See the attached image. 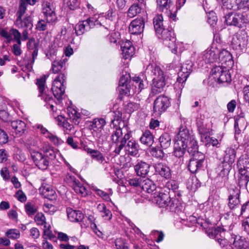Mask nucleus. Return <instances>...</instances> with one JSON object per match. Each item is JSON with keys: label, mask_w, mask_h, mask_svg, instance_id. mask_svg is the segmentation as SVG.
I'll use <instances>...</instances> for the list:
<instances>
[{"label": "nucleus", "mask_w": 249, "mask_h": 249, "mask_svg": "<svg viewBox=\"0 0 249 249\" xmlns=\"http://www.w3.org/2000/svg\"><path fill=\"white\" fill-rule=\"evenodd\" d=\"M145 72L152 77L151 93L156 95L161 92L165 86V75L160 68L155 64H150L147 66Z\"/></svg>", "instance_id": "f257e3e1"}, {"label": "nucleus", "mask_w": 249, "mask_h": 249, "mask_svg": "<svg viewBox=\"0 0 249 249\" xmlns=\"http://www.w3.org/2000/svg\"><path fill=\"white\" fill-rule=\"evenodd\" d=\"M130 138V134L127 132L123 135L122 129L121 126H118L113 130L111 136V141L112 143L116 145L115 148L113 152L116 155L120 154L121 150L125 145L126 142Z\"/></svg>", "instance_id": "f03ea898"}, {"label": "nucleus", "mask_w": 249, "mask_h": 249, "mask_svg": "<svg viewBox=\"0 0 249 249\" xmlns=\"http://www.w3.org/2000/svg\"><path fill=\"white\" fill-rule=\"evenodd\" d=\"M226 154L224 157V160L220 167L221 171L219 173V177L227 179L232 164L234 162L235 157V151L233 148H227L225 151Z\"/></svg>", "instance_id": "7ed1b4c3"}, {"label": "nucleus", "mask_w": 249, "mask_h": 249, "mask_svg": "<svg viewBox=\"0 0 249 249\" xmlns=\"http://www.w3.org/2000/svg\"><path fill=\"white\" fill-rule=\"evenodd\" d=\"M211 73L219 83H229L231 81V73L224 66H215L212 69Z\"/></svg>", "instance_id": "20e7f679"}, {"label": "nucleus", "mask_w": 249, "mask_h": 249, "mask_svg": "<svg viewBox=\"0 0 249 249\" xmlns=\"http://www.w3.org/2000/svg\"><path fill=\"white\" fill-rule=\"evenodd\" d=\"M157 36L159 38L162 40L163 44L171 49V51L174 53H177V48L176 47V38L174 32L168 29H163Z\"/></svg>", "instance_id": "39448f33"}, {"label": "nucleus", "mask_w": 249, "mask_h": 249, "mask_svg": "<svg viewBox=\"0 0 249 249\" xmlns=\"http://www.w3.org/2000/svg\"><path fill=\"white\" fill-rule=\"evenodd\" d=\"M205 161V156L200 152H196L193 154L188 165V169L192 173H196L201 169Z\"/></svg>", "instance_id": "423d86ee"}, {"label": "nucleus", "mask_w": 249, "mask_h": 249, "mask_svg": "<svg viewBox=\"0 0 249 249\" xmlns=\"http://www.w3.org/2000/svg\"><path fill=\"white\" fill-rule=\"evenodd\" d=\"M104 17L99 15H95L94 17L89 18L86 20L79 22V32L82 34L85 31L89 30L96 25H101V21Z\"/></svg>", "instance_id": "0eeeda50"}, {"label": "nucleus", "mask_w": 249, "mask_h": 249, "mask_svg": "<svg viewBox=\"0 0 249 249\" xmlns=\"http://www.w3.org/2000/svg\"><path fill=\"white\" fill-rule=\"evenodd\" d=\"M170 105L171 102L168 97L164 95L159 96L154 101L153 111L155 113L160 115L165 112Z\"/></svg>", "instance_id": "6e6552de"}, {"label": "nucleus", "mask_w": 249, "mask_h": 249, "mask_svg": "<svg viewBox=\"0 0 249 249\" xmlns=\"http://www.w3.org/2000/svg\"><path fill=\"white\" fill-rule=\"evenodd\" d=\"M193 64L191 61H187L184 63L178 73V77L177 82L179 85V88L182 89L184 87L183 83L186 81L187 78L192 71Z\"/></svg>", "instance_id": "1a4fd4ad"}, {"label": "nucleus", "mask_w": 249, "mask_h": 249, "mask_svg": "<svg viewBox=\"0 0 249 249\" xmlns=\"http://www.w3.org/2000/svg\"><path fill=\"white\" fill-rule=\"evenodd\" d=\"M31 157L34 164L38 169L45 170L48 168L49 161L42 153L34 151L31 153Z\"/></svg>", "instance_id": "9d476101"}, {"label": "nucleus", "mask_w": 249, "mask_h": 249, "mask_svg": "<svg viewBox=\"0 0 249 249\" xmlns=\"http://www.w3.org/2000/svg\"><path fill=\"white\" fill-rule=\"evenodd\" d=\"M196 124L197 131L200 136L201 139L204 138L207 139L209 137L210 128L209 124L206 123L205 117L204 115L200 114L196 120Z\"/></svg>", "instance_id": "9b49d317"}, {"label": "nucleus", "mask_w": 249, "mask_h": 249, "mask_svg": "<svg viewBox=\"0 0 249 249\" xmlns=\"http://www.w3.org/2000/svg\"><path fill=\"white\" fill-rule=\"evenodd\" d=\"M105 124L106 121L104 119H95L90 123L88 127L91 131L92 135L99 138L102 136V132Z\"/></svg>", "instance_id": "f8f14e48"}, {"label": "nucleus", "mask_w": 249, "mask_h": 249, "mask_svg": "<svg viewBox=\"0 0 249 249\" xmlns=\"http://www.w3.org/2000/svg\"><path fill=\"white\" fill-rule=\"evenodd\" d=\"M80 147H79L81 149H83L84 151H86L88 154L90 155L91 157L93 159L96 160L98 162L100 163H104V162H106L105 161V159L103 156V154L99 151L96 150L92 149L89 147H88L87 143V142L86 141H82L81 140H80Z\"/></svg>", "instance_id": "ddd939ff"}, {"label": "nucleus", "mask_w": 249, "mask_h": 249, "mask_svg": "<svg viewBox=\"0 0 249 249\" xmlns=\"http://www.w3.org/2000/svg\"><path fill=\"white\" fill-rule=\"evenodd\" d=\"M144 28V19L143 18L140 17L131 22L129 26V31L131 34L139 35L143 32Z\"/></svg>", "instance_id": "4468645a"}, {"label": "nucleus", "mask_w": 249, "mask_h": 249, "mask_svg": "<svg viewBox=\"0 0 249 249\" xmlns=\"http://www.w3.org/2000/svg\"><path fill=\"white\" fill-rule=\"evenodd\" d=\"M194 136L190 135L189 129L185 126H181L179 132L175 138L176 142L177 144L186 145V142L189 141L190 137Z\"/></svg>", "instance_id": "2eb2a0df"}, {"label": "nucleus", "mask_w": 249, "mask_h": 249, "mask_svg": "<svg viewBox=\"0 0 249 249\" xmlns=\"http://www.w3.org/2000/svg\"><path fill=\"white\" fill-rule=\"evenodd\" d=\"M154 201L160 207L165 208L167 204L170 200L171 197L169 192H156L153 194Z\"/></svg>", "instance_id": "dca6fc26"}, {"label": "nucleus", "mask_w": 249, "mask_h": 249, "mask_svg": "<svg viewBox=\"0 0 249 249\" xmlns=\"http://www.w3.org/2000/svg\"><path fill=\"white\" fill-rule=\"evenodd\" d=\"M248 42L247 36L245 35H237L232 37L231 46L233 49L242 50L246 46Z\"/></svg>", "instance_id": "f3484780"}, {"label": "nucleus", "mask_w": 249, "mask_h": 249, "mask_svg": "<svg viewBox=\"0 0 249 249\" xmlns=\"http://www.w3.org/2000/svg\"><path fill=\"white\" fill-rule=\"evenodd\" d=\"M39 191L44 198L49 200L55 199L56 196L55 191L50 185L45 182L42 183L41 187L39 188Z\"/></svg>", "instance_id": "a211bd4d"}, {"label": "nucleus", "mask_w": 249, "mask_h": 249, "mask_svg": "<svg viewBox=\"0 0 249 249\" xmlns=\"http://www.w3.org/2000/svg\"><path fill=\"white\" fill-rule=\"evenodd\" d=\"M155 172L165 179H169L172 176L170 168L162 162H159L154 165Z\"/></svg>", "instance_id": "6ab92c4d"}, {"label": "nucleus", "mask_w": 249, "mask_h": 249, "mask_svg": "<svg viewBox=\"0 0 249 249\" xmlns=\"http://www.w3.org/2000/svg\"><path fill=\"white\" fill-rule=\"evenodd\" d=\"M240 194V190L236 187L230 191V195L228 198V206L231 209H234L236 206L239 204Z\"/></svg>", "instance_id": "aec40b11"}, {"label": "nucleus", "mask_w": 249, "mask_h": 249, "mask_svg": "<svg viewBox=\"0 0 249 249\" xmlns=\"http://www.w3.org/2000/svg\"><path fill=\"white\" fill-rule=\"evenodd\" d=\"M42 12L47 22H53L55 20V14L54 10L51 7V4L48 1L43 3Z\"/></svg>", "instance_id": "412c9836"}, {"label": "nucleus", "mask_w": 249, "mask_h": 249, "mask_svg": "<svg viewBox=\"0 0 249 249\" xmlns=\"http://www.w3.org/2000/svg\"><path fill=\"white\" fill-rule=\"evenodd\" d=\"M165 208L170 212L179 213L182 211L183 207L178 198L172 197L170 198Z\"/></svg>", "instance_id": "4be33fe9"}, {"label": "nucleus", "mask_w": 249, "mask_h": 249, "mask_svg": "<svg viewBox=\"0 0 249 249\" xmlns=\"http://www.w3.org/2000/svg\"><path fill=\"white\" fill-rule=\"evenodd\" d=\"M138 1V3H134L128 9V15L130 18L135 17L145 8L146 2L144 0Z\"/></svg>", "instance_id": "5701e85b"}, {"label": "nucleus", "mask_w": 249, "mask_h": 249, "mask_svg": "<svg viewBox=\"0 0 249 249\" xmlns=\"http://www.w3.org/2000/svg\"><path fill=\"white\" fill-rule=\"evenodd\" d=\"M122 57L124 59H130L134 53V47L129 41L124 43L121 46Z\"/></svg>", "instance_id": "b1692460"}, {"label": "nucleus", "mask_w": 249, "mask_h": 249, "mask_svg": "<svg viewBox=\"0 0 249 249\" xmlns=\"http://www.w3.org/2000/svg\"><path fill=\"white\" fill-rule=\"evenodd\" d=\"M150 165L146 162L140 161L134 167L137 175L142 177H145L149 173Z\"/></svg>", "instance_id": "393cba45"}, {"label": "nucleus", "mask_w": 249, "mask_h": 249, "mask_svg": "<svg viewBox=\"0 0 249 249\" xmlns=\"http://www.w3.org/2000/svg\"><path fill=\"white\" fill-rule=\"evenodd\" d=\"M77 173H68L64 178L66 183L71 187L75 192L78 193V180Z\"/></svg>", "instance_id": "a878e982"}, {"label": "nucleus", "mask_w": 249, "mask_h": 249, "mask_svg": "<svg viewBox=\"0 0 249 249\" xmlns=\"http://www.w3.org/2000/svg\"><path fill=\"white\" fill-rule=\"evenodd\" d=\"M11 126L18 136H21L26 129V124L21 120H15L11 122Z\"/></svg>", "instance_id": "bb28decb"}, {"label": "nucleus", "mask_w": 249, "mask_h": 249, "mask_svg": "<svg viewBox=\"0 0 249 249\" xmlns=\"http://www.w3.org/2000/svg\"><path fill=\"white\" fill-rule=\"evenodd\" d=\"M249 242L243 237L236 236L232 244L233 249H248Z\"/></svg>", "instance_id": "cd10ccee"}, {"label": "nucleus", "mask_w": 249, "mask_h": 249, "mask_svg": "<svg viewBox=\"0 0 249 249\" xmlns=\"http://www.w3.org/2000/svg\"><path fill=\"white\" fill-rule=\"evenodd\" d=\"M218 58L222 64H225L228 66L233 64L232 55L229 52L226 50H223L219 53Z\"/></svg>", "instance_id": "c85d7f7f"}, {"label": "nucleus", "mask_w": 249, "mask_h": 249, "mask_svg": "<svg viewBox=\"0 0 249 249\" xmlns=\"http://www.w3.org/2000/svg\"><path fill=\"white\" fill-rule=\"evenodd\" d=\"M67 109L70 121L75 125L78 124V111L77 107L71 104L70 106L67 107Z\"/></svg>", "instance_id": "c756f323"}, {"label": "nucleus", "mask_w": 249, "mask_h": 249, "mask_svg": "<svg viewBox=\"0 0 249 249\" xmlns=\"http://www.w3.org/2000/svg\"><path fill=\"white\" fill-rule=\"evenodd\" d=\"M56 121L57 122V124L63 128L64 130H69L71 131L74 126L72 124H71L68 122V119L65 116L62 115H57V117H54Z\"/></svg>", "instance_id": "7c9ffc66"}, {"label": "nucleus", "mask_w": 249, "mask_h": 249, "mask_svg": "<svg viewBox=\"0 0 249 249\" xmlns=\"http://www.w3.org/2000/svg\"><path fill=\"white\" fill-rule=\"evenodd\" d=\"M141 188L142 190L148 193H153L156 191V185L154 182L149 178H146L142 180L141 183Z\"/></svg>", "instance_id": "2f4dec72"}, {"label": "nucleus", "mask_w": 249, "mask_h": 249, "mask_svg": "<svg viewBox=\"0 0 249 249\" xmlns=\"http://www.w3.org/2000/svg\"><path fill=\"white\" fill-rule=\"evenodd\" d=\"M237 27L241 28L246 27L249 23V13L243 12L242 14L236 13Z\"/></svg>", "instance_id": "473e14b6"}, {"label": "nucleus", "mask_w": 249, "mask_h": 249, "mask_svg": "<svg viewBox=\"0 0 249 249\" xmlns=\"http://www.w3.org/2000/svg\"><path fill=\"white\" fill-rule=\"evenodd\" d=\"M226 230L223 228L217 227V228H212L207 231L208 235L212 238L219 237H223V235L225 234Z\"/></svg>", "instance_id": "72a5a7b5"}, {"label": "nucleus", "mask_w": 249, "mask_h": 249, "mask_svg": "<svg viewBox=\"0 0 249 249\" xmlns=\"http://www.w3.org/2000/svg\"><path fill=\"white\" fill-rule=\"evenodd\" d=\"M125 149L129 155L135 156L139 153V145L135 140H131L128 142Z\"/></svg>", "instance_id": "f704fd0d"}, {"label": "nucleus", "mask_w": 249, "mask_h": 249, "mask_svg": "<svg viewBox=\"0 0 249 249\" xmlns=\"http://www.w3.org/2000/svg\"><path fill=\"white\" fill-rule=\"evenodd\" d=\"M157 8L160 12H164L169 10L170 12L172 10L173 3L171 0H156Z\"/></svg>", "instance_id": "c9c22d12"}, {"label": "nucleus", "mask_w": 249, "mask_h": 249, "mask_svg": "<svg viewBox=\"0 0 249 249\" xmlns=\"http://www.w3.org/2000/svg\"><path fill=\"white\" fill-rule=\"evenodd\" d=\"M141 142L147 146H151L154 142V137L149 130H145L141 137Z\"/></svg>", "instance_id": "e433bc0d"}, {"label": "nucleus", "mask_w": 249, "mask_h": 249, "mask_svg": "<svg viewBox=\"0 0 249 249\" xmlns=\"http://www.w3.org/2000/svg\"><path fill=\"white\" fill-rule=\"evenodd\" d=\"M186 149L187 148L188 152L193 155L196 152H199L198 150V144L196 140L195 139L194 136L190 137L189 141L186 142Z\"/></svg>", "instance_id": "4c0bfd02"}, {"label": "nucleus", "mask_w": 249, "mask_h": 249, "mask_svg": "<svg viewBox=\"0 0 249 249\" xmlns=\"http://www.w3.org/2000/svg\"><path fill=\"white\" fill-rule=\"evenodd\" d=\"M153 24L157 35L165 29L163 27V17L161 15H157L154 18Z\"/></svg>", "instance_id": "58836bf2"}, {"label": "nucleus", "mask_w": 249, "mask_h": 249, "mask_svg": "<svg viewBox=\"0 0 249 249\" xmlns=\"http://www.w3.org/2000/svg\"><path fill=\"white\" fill-rule=\"evenodd\" d=\"M129 80V74L126 73L121 77L119 83V90L120 92L122 91L125 94L127 93V91L126 90L127 89V83Z\"/></svg>", "instance_id": "ea45409f"}, {"label": "nucleus", "mask_w": 249, "mask_h": 249, "mask_svg": "<svg viewBox=\"0 0 249 249\" xmlns=\"http://www.w3.org/2000/svg\"><path fill=\"white\" fill-rule=\"evenodd\" d=\"M66 76L63 72H61L54 80L52 87L65 88L66 83Z\"/></svg>", "instance_id": "a19ab883"}, {"label": "nucleus", "mask_w": 249, "mask_h": 249, "mask_svg": "<svg viewBox=\"0 0 249 249\" xmlns=\"http://www.w3.org/2000/svg\"><path fill=\"white\" fill-rule=\"evenodd\" d=\"M159 140L160 146L162 149H167L171 144V138L168 133L162 134L159 138Z\"/></svg>", "instance_id": "79ce46f5"}, {"label": "nucleus", "mask_w": 249, "mask_h": 249, "mask_svg": "<svg viewBox=\"0 0 249 249\" xmlns=\"http://www.w3.org/2000/svg\"><path fill=\"white\" fill-rule=\"evenodd\" d=\"M66 59L55 60L52 62V70L54 73H58L65 67Z\"/></svg>", "instance_id": "37998d69"}, {"label": "nucleus", "mask_w": 249, "mask_h": 249, "mask_svg": "<svg viewBox=\"0 0 249 249\" xmlns=\"http://www.w3.org/2000/svg\"><path fill=\"white\" fill-rule=\"evenodd\" d=\"M217 58V54L212 50H206L203 55V59L207 63H213L216 60Z\"/></svg>", "instance_id": "c03bdc74"}, {"label": "nucleus", "mask_w": 249, "mask_h": 249, "mask_svg": "<svg viewBox=\"0 0 249 249\" xmlns=\"http://www.w3.org/2000/svg\"><path fill=\"white\" fill-rule=\"evenodd\" d=\"M159 146L152 147L150 148V152L151 155L160 160L162 159L165 156V153L163 151V149Z\"/></svg>", "instance_id": "a18cd8bd"}, {"label": "nucleus", "mask_w": 249, "mask_h": 249, "mask_svg": "<svg viewBox=\"0 0 249 249\" xmlns=\"http://www.w3.org/2000/svg\"><path fill=\"white\" fill-rule=\"evenodd\" d=\"M29 45L28 48L30 49H33L34 50H33V52H32V60L31 61V64H28L27 65L28 69H29V68H32V65L34 64V63L35 62V60L36 58V57L37 56V53H38V48H37V47L36 43L35 42V41H30L29 42Z\"/></svg>", "instance_id": "49530a36"}, {"label": "nucleus", "mask_w": 249, "mask_h": 249, "mask_svg": "<svg viewBox=\"0 0 249 249\" xmlns=\"http://www.w3.org/2000/svg\"><path fill=\"white\" fill-rule=\"evenodd\" d=\"M122 114L120 111H116L113 112V119L111 120V123L114 126L118 127L121 126V123H123V126L125 125V122L122 119Z\"/></svg>", "instance_id": "de8ad7c7"}, {"label": "nucleus", "mask_w": 249, "mask_h": 249, "mask_svg": "<svg viewBox=\"0 0 249 249\" xmlns=\"http://www.w3.org/2000/svg\"><path fill=\"white\" fill-rule=\"evenodd\" d=\"M48 76L43 75L40 78L37 79L36 84L37 86L39 92L38 96L43 95V92L45 89V84L47 78Z\"/></svg>", "instance_id": "09e8293b"}, {"label": "nucleus", "mask_w": 249, "mask_h": 249, "mask_svg": "<svg viewBox=\"0 0 249 249\" xmlns=\"http://www.w3.org/2000/svg\"><path fill=\"white\" fill-rule=\"evenodd\" d=\"M39 97H42V98L44 100L45 102H46L47 105L46 107L48 108L51 109L53 113L54 112V107L53 105V99L51 95L47 94L46 92L45 93L43 92V95L41 96H39Z\"/></svg>", "instance_id": "8fccbe9b"}, {"label": "nucleus", "mask_w": 249, "mask_h": 249, "mask_svg": "<svg viewBox=\"0 0 249 249\" xmlns=\"http://www.w3.org/2000/svg\"><path fill=\"white\" fill-rule=\"evenodd\" d=\"M51 89L54 96L57 99L58 101H60L63 99L65 92V88H59L58 87L56 88L55 87H52Z\"/></svg>", "instance_id": "3c124183"}, {"label": "nucleus", "mask_w": 249, "mask_h": 249, "mask_svg": "<svg viewBox=\"0 0 249 249\" xmlns=\"http://www.w3.org/2000/svg\"><path fill=\"white\" fill-rule=\"evenodd\" d=\"M186 146L187 145L182 144V145H181L177 144V142H175L174 152V155L178 158L182 157L186 152Z\"/></svg>", "instance_id": "603ef678"}, {"label": "nucleus", "mask_w": 249, "mask_h": 249, "mask_svg": "<svg viewBox=\"0 0 249 249\" xmlns=\"http://www.w3.org/2000/svg\"><path fill=\"white\" fill-rule=\"evenodd\" d=\"M18 22L20 24V27L25 28V29L31 30L33 27L32 19L30 17L25 18L23 20L21 18Z\"/></svg>", "instance_id": "864d4df0"}, {"label": "nucleus", "mask_w": 249, "mask_h": 249, "mask_svg": "<svg viewBox=\"0 0 249 249\" xmlns=\"http://www.w3.org/2000/svg\"><path fill=\"white\" fill-rule=\"evenodd\" d=\"M25 209L27 214L32 216L37 212V207L35 204L28 202L25 205Z\"/></svg>", "instance_id": "5fc2aeb1"}, {"label": "nucleus", "mask_w": 249, "mask_h": 249, "mask_svg": "<svg viewBox=\"0 0 249 249\" xmlns=\"http://www.w3.org/2000/svg\"><path fill=\"white\" fill-rule=\"evenodd\" d=\"M237 9L246 12L249 11V4L248 0H236Z\"/></svg>", "instance_id": "6e6d98bb"}, {"label": "nucleus", "mask_w": 249, "mask_h": 249, "mask_svg": "<svg viewBox=\"0 0 249 249\" xmlns=\"http://www.w3.org/2000/svg\"><path fill=\"white\" fill-rule=\"evenodd\" d=\"M27 5L26 4V2L22 0H20V4L18 7V11L17 13V18L16 19V22L18 23L19 20L21 19L22 16L24 14L26 10Z\"/></svg>", "instance_id": "4d7b16f0"}, {"label": "nucleus", "mask_w": 249, "mask_h": 249, "mask_svg": "<svg viewBox=\"0 0 249 249\" xmlns=\"http://www.w3.org/2000/svg\"><path fill=\"white\" fill-rule=\"evenodd\" d=\"M225 22L228 25H233L237 27L236 14L229 13L225 16Z\"/></svg>", "instance_id": "13d9d810"}, {"label": "nucleus", "mask_w": 249, "mask_h": 249, "mask_svg": "<svg viewBox=\"0 0 249 249\" xmlns=\"http://www.w3.org/2000/svg\"><path fill=\"white\" fill-rule=\"evenodd\" d=\"M67 213L68 219L71 222H76L78 221V213L76 210H73L71 207L67 208Z\"/></svg>", "instance_id": "bf43d9fd"}, {"label": "nucleus", "mask_w": 249, "mask_h": 249, "mask_svg": "<svg viewBox=\"0 0 249 249\" xmlns=\"http://www.w3.org/2000/svg\"><path fill=\"white\" fill-rule=\"evenodd\" d=\"M133 80L135 82V87L138 86L140 90L143 89L147 84L143 77L142 78L140 76H135L133 78Z\"/></svg>", "instance_id": "052dcab7"}, {"label": "nucleus", "mask_w": 249, "mask_h": 249, "mask_svg": "<svg viewBox=\"0 0 249 249\" xmlns=\"http://www.w3.org/2000/svg\"><path fill=\"white\" fill-rule=\"evenodd\" d=\"M46 137L48 138L52 143L57 146L60 145L64 142L61 139L51 133H48L47 135H46Z\"/></svg>", "instance_id": "680f3d73"}, {"label": "nucleus", "mask_w": 249, "mask_h": 249, "mask_svg": "<svg viewBox=\"0 0 249 249\" xmlns=\"http://www.w3.org/2000/svg\"><path fill=\"white\" fill-rule=\"evenodd\" d=\"M237 165L238 169H248L249 170V158H240L237 161Z\"/></svg>", "instance_id": "e2e57ef3"}, {"label": "nucleus", "mask_w": 249, "mask_h": 249, "mask_svg": "<svg viewBox=\"0 0 249 249\" xmlns=\"http://www.w3.org/2000/svg\"><path fill=\"white\" fill-rule=\"evenodd\" d=\"M141 107L140 104L130 102L125 106V110L128 113H131L138 110Z\"/></svg>", "instance_id": "0e129e2a"}, {"label": "nucleus", "mask_w": 249, "mask_h": 249, "mask_svg": "<svg viewBox=\"0 0 249 249\" xmlns=\"http://www.w3.org/2000/svg\"><path fill=\"white\" fill-rule=\"evenodd\" d=\"M34 220L38 225H46V218L42 213H38L35 216Z\"/></svg>", "instance_id": "69168bd1"}, {"label": "nucleus", "mask_w": 249, "mask_h": 249, "mask_svg": "<svg viewBox=\"0 0 249 249\" xmlns=\"http://www.w3.org/2000/svg\"><path fill=\"white\" fill-rule=\"evenodd\" d=\"M44 231H43V236H47L49 239L53 240V241H56L57 238L56 236L53 234L52 231L50 230V226L47 228L46 225L44 226Z\"/></svg>", "instance_id": "338daca9"}, {"label": "nucleus", "mask_w": 249, "mask_h": 249, "mask_svg": "<svg viewBox=\"0 0 249 249\" xmlns=\"http://www.w3.org/2000/svg\"><path fill=\"white\" fill-rule=\"evenodd\" d=\"M6 236L10 238L16 239L19 237L20 232L17 229H10L6 233Z\"/></svg>", "instance_id": "774afa93"}]
</instances>
